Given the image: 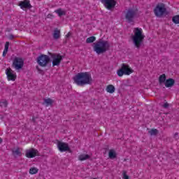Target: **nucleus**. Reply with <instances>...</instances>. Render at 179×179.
Returning a JSON list of instances; mask_svg holds the SVG:
<instances>
[{"label": "nucleus", "mask_w": 179, "mask_h": 179, "mask_svg": "<svg viewBox=\"0 0 179 179\" xmlns=\"http://www.w3.org/2000/svg\"><path fill=\"white\" fill-rule=\"evenodd\" d=\"M55 13H57L58 16H63V15H65V11L62 10V9L59 8L56 10H55Z\"/></svg>", "instance_id": "26"}, {"label": "nucleus", "mask_w": 179, "mask_h": 179, "mask_svg": "<svg viewBox=\"0 0 179 179\" xmlns=\"http://www.w3.org/2000/svg\"><path fill=\"white\" fill-rule=\"evenodd\" d=\"M108 157L109 159H113L117 158V152H115V150L110 149L108 152Z\"/></svg>", "instance_id": "17"}, {"label": "nucleus", "mask_w": 179, "mask_h": 179, "mask_svg": "<svg viewBox=\"0 0 179 179\" xmlns=\"http://www.w3.org/2000/svg\"><path fill=\"white\" fill-rule=\"evenodd\" d=\"M74 83L77 86H85V85H92L93 78H92V74L89 72H81L77 73L73 78Z\"/></svg>", "instance_id": "1"}, {"label": "nucleus", "mask_w": 179, "mask_h": 179, "mask_svg": "<svg viewBox=\"0 0 179 179\" xmlns=\"http://www.w3.org/2000/svg\"><path fill=\"white\" fill-rule=\"evenodd\" d=\"M50 55L52 59V66H59L62 59H64V57L61 54L50 53Z\"/></svg>", "instance_id": "7"}, {"label": "nucleus", "mask_w": 179, "mask_h": 179, "mask_svg": "<svg viewBox=\"0 0 179 179\" xmlns=\"http://www.w3.org/2000/svg\"><path fill=\"white\" fill-rule=\"evenodd\" d=\"M4 50H9V42H6Z\"/></svg>", "instance_id": "29"}, {"label": "nucleus", "mask_w": 179, "mask_h": 179, "mask_svg": "<svg viewBox=\"0 0 179 179\" xmlns=\"http://www.w3.org/2000/svg\"><path fill=\"white\" fill-rule=\"evenodd\" d=\"M57 148L59 149V152H71V148L68 143H64L62 141H57Z\"/></svg>", "instance_id": "12"}, {"label": "nucleus", "mask_w": 179, "mask_h": 179, "mask_svg": "<svg viewBox=\"0 0 179 179\" xmlns=\"http://www.w3.org/2000/svg\"><path fill=\"white\" fill-rule=\"evenodd\" d=\"M37 152H38V151L35 149H31V150H27L26 152L25 156L28 159H33V157H36L37 156Z\"/></svg>", "instance_id": "14"}, {"label": "nucleus", "mask_w": 179, "mask_h": 179, "mask_svg": "<svg viewBox=\"0 0 179 179\" xmlns=\"http://www.w3.org/2000/svg\"><path fill=\"white\" fill-rule=\"evenodd\" d=\"M175 135H178V133H176Z\"/></svg>", "instance_id": "36"}, {"label": "nucleus", "mask_w": 179, "mask_h": 179, "mask_svg": "<svg viewBox=\"0 0 179 179\" xmlns=\"http://www.w3.org/2000/svg\"><path fill=\"white\" fill-rule=\"evenodd\" d=\"M0 107H8V101H3L0 102Z\"/></svg>", "instance_id": "27"}, {"label": "nucleus", "mask_w": 179, "mask_h": 179, "mask_svg": "<svg viewBox=\"0 0 179 179\" xmlns=\"http://www.w3.org/2000/svg\"><path fill=\"white\" fill-rule=\"evenodd\" d=\"M52 36L55 40H58L61 37V31L58 28L55 29Z\"/></svg>", "instance_id": "16"}, {"label": "nucleus", "mask_w": 179, "mask_h": 179, "mask_svg": "<svg viewBox=\"0 0 179 179\" xmlns=\"http://www.w3.org/2000/svg\"><path fill=\"white\" fill-rule=\"evenodd\" d=\"M10 37H11V38H13V35H11V36H10Z\"/></svg>", "instance_id": "35"}, {"label": "nucleus", "mask_w": 179, "mask_h": 179, "mask_svg": "<svg viewBox=\"0 0 179 179\" xmlns=\"http://www.w3.org/2000/svg\"><path fill=\"white\" fill-rule=\"evenodd\" d=\"M172 22L175 24H179V15H175L172 17Z\"/></svg>", "instance_id": "25"}, {"label": "nucleus", "mask_w": 179, "mask_h": 179, "mask_svg": "<svg viewBox=\"0 0 179 179\" xmlns=\"http://www.w3.org/2000/svg\"><path fill=\"white\" fill-rule=\"evenodd\" d=\"M149 133L150 135H157L158 131L156 129H152L149 131Z\"/></svg>", "instance_id": "28"}, {"label": "nucleus", "mask_w": 179, "mask_h": 179, "mask_svg": "<svg viewBox=\"0 0 179 179\" xmlns=\"http://www.w3.org/2000/svg\"><path fill=\"white\" fill-rule=\"evenodd\" d=\"M123 178L124 179H129V176H128V175H127L126 173L123 174Z\"/></svg>", "instance_id": "31"}, {"label": "nucleus", "mask_w": 179, "mask_h": 179, "mask_svg": "<svg viewBox=\"0 0 179 179\" xmlns=\"http://www.w3.org/2000/svg\"><path fill=\"white\" fill-rule=\"evenodd\" d=\"M37 63L39 66H45L50 63V57L47 55H41L37 59Z\"/></svg>", "instance_id": "9"}, {"label": "nucleus", "mask_w": 179, "mask_h": 179, "mask_svg": "<svg viewBox=\"0 0 179 179\" xmlns=\"http://www.w3.org/2000/svg\"><path fill=\"white\" fill-rule=\"evenodd\" d=\"M24 65V61H23V59L20 57H15L13 61L12 66L15 69L16 71H20V69H22L23 66Z\"/></svg>", "instance_id": "8"}, {"label": "nucleus", "mask_w": 179, "mask_h": 179, "mask_svg": "<svg viewBox=\"0 0 179 179\" xmlns=\"http://www.w3.org/2000/svg\"><path fill=\"white\" fill-rule=\"evenodd\" d=\"M6 75L7 76V79L9 81L15 82L16 80V78H17V76L16 75V73L12 70L10 68H8L6 70Z\"/></svg>", "instance_id": "10"}, {"label": "nucleus", "mask_w": 179, "mask_h": 179, "mask_svg": "<svg viewBox=\"0 0 179 179\" xmlns=\"http://www.w3.org/2000/svg\"><path fill=\"white\" fill-rule=\"evenodd\" d=\"M96 41V36H90L86 39L87 44H90Z\"/></svg>", "instance_id": "24"}, {"label": "nucleus", "mask_w": 179, "mask_h": 179, "mask_svg": "<svg viewBox=\"0 0 179 179\" xmlns=\"http://www.w3.org/2000/svg\"><path fill=\"white\" fill-rule=\"evenodd\" d=\"M106 90L108 93L113 94L115 92V87L113 85H108L106 86Z\"/></svg>", "instance_id": "19"}, {"label": "nucleus", "mask_w": 179, "mask_h": 179, "mask_svg": "<svg viewBox=\"0 0 179 179\" xmlns=\"http://www.w3.org/2000/svg\"><path fill=\"white\" fill-rule=\"evenodd\" d=\"M175 83H176V80H174V79L169 78L165 81L164 85L166 87H173Z\"/></svg>", "instance_id": "15"}, {"label": "nucleus", "mask_w": 179, "mask_h": 179, "mask_svg": "<svg viewBox=\"0 0 179 179\" xmlns=\"http://www.w3.org/2000/svg\"><path fill=\"white\" fill-rule=\"evenodd\" d=\"M164 108H169V103L166 102L164 105H163Z\"/></svg>", "instance_id": "30"}, {"label": "nucleus", "mask_w": 179, "mask_h": 179, "mask_svg": "<svg viewBox=\"0 0 179 179\" xmlns=\"http://www.w3.org/2000/svg\"><path fill=\"white\" fill-rule=\"evenodd\" d=\"M44 103L46 107H48L49 106H52V103H54V101H52V99L48 98V99H44Z\"/></svg>", "instance_id": "23"}, {"label": "nucleus", "mask_w": 179, "mask_h": 179, "mask_svg": "<svg viewBox=\"0 0 179 179\" xmlns=\"http://www.w3.org/2000/svg\"><path fill=\"white\" fill-rule=\"evenodd\" d=\"M133 44L137 50H139L143 44L145 40V34H143V29L142 28L136 27L134 29V35L131 36Z\"/></svg>", "instance_id": "3"}, {"label": "nucleus", "mask_w": 179, "mask_h": 179, "mask_svg": "<svg viewBox=\"0 0 179 179\" xmlns=\"http://www.w3.org/2000/svg\"><path fill=\"white\" fill-rule=\"evenodd\" d=\"M69 37H71V32H69V33L66 35V38H69Z\"/></svg>", "instance_id": "33"}, {"label": "nucleus", "mask_w": 179, "mask_h": 179, "mask_svg": "<svg viewBox=\"0 0 179 179\" xmlns=\"http://www.w3.org/2000/svg\"><path fill=\"white\" fill-rule=\"evenodd\" d=\"M13 155L15 156V157L19 156H22V152L20 151V148H17L12 150Z\"/></svg>", "instance_id": "20"}, {"label": "nucleus", "mask_w": 179, "mask_h": 179, "mask_svg": "<svg viewBox=\"0 0 179 179\" xmlns=\"http://www.w3.org/2000/svg\"><path fill=\"white\" fill-rule=\"evenodd\" d=\"M166 5L163 3H158L154 9V13L157 17H162L163 15L166 14Z\"/></svg>", "instance_id": "5"}, {"label": "nucleus", "mask_w": 179, "mask_h": 179, "mask_svg": "<svg viewBox=\"0 0 179 179\" xmlns=\"http://www.w3.org/2000/svg\"><path fill=\"white\" fill-rule=\"evenodd\" d=\"M18 6H20L21 9H30L31 4H30V1L24 0L20 1Z\"/></svg>", "instance_id": "13"}, {"label": "nucleus", "mask_w": 179, "mask_h": 179, "mask_svg": "<svg viewBox=\"0 0 179 179\" xmlns=\"http://www.w3.org/2000/svg\"><path fill=\"white\" fill-rule=\"evenodd\" d=\"M166 74H162L159 78V85H163V83H166Z\"/></svg>", "instance_id": "21"}, {"label": "nucleus", "mask_w": 179, "mask_h": 179, "mask_svg": "<svg viewBox=\"0 0 179 179\" xmlns=\"http://www.w3.org/2000/svg\"><path fill=\"white\" fill-rule=\"evenodd\" d=\"M131 73H134V70L125 64H122L121 69L117 71V76H120V78L124 76V75H131Z\"/></svg>", "instance_id": "6"}, {"label": "nucleus", "mask_w": 179, "mask_h": 179, "mask_svg": "<svg viewBox=\"0 0 179 179\" xmlns=\"http://www.w3.org/2000/svg\"><path fill=\"white\" fill-rule=\"evenodd\" d=\"M33 120L34 121V117H33Z\"/></svg>", "instance_id": "37"}, {"label": "nucleus", "mask_w": 179, "mask_h": 179, "mask_svg": "<svg viewBox=\"0 0 179 179\" xmlns=\"http://www.w3.org/2000/svg\"><path fill=\"white\" fill-rule=\"evenodd\" d=\"M87 159H90V155L81 154L78 156V160H80V162H85V160H87Z\"/></svg>", "instance_id": "18"}, {"label": "nucleus", "mask_w": 179, "mask_h": 179, "mask_svg": "<svg viewBox=\"0 0 179 179\" xmlns=\"http://www.w3.org/2000/svg\"><path fill=\"white\" fill-rule=\"evenodd\" d=\"M101 3L104 5L106 9L111 10L117 5V1L115 0H101Z\"/></svg>", "instance_id": "11"}, {"label": "nucleus", "mask_w": 179, "mask_h": 179, "mask_svg": "<svg viewBox=\"0 0 179 179\" xmlns=\"http://www.w3.org/2000/svg\"><path fill=\"white\" fill-rule=\"evenodd\" d=\"M0 143H2V138H0Z\"/></svg>", "instance_id": "34"}, {"label": "nucleus", "mask_w": 179, "mask_h": 179, "mask_svg": "<svg viewBox=\"0 0 179 179\" xmlns=\"http://www.w3.org/2000/svg\"><path fill=\"white\" fill-rule=\"evenodd\" d=\"M138 16V8H131L124 12V17L128 23H132L135 17Z\"/></svg>", "instance_id": "4"}, {"label": "nucleus", "mask_w": 179, "mask_h": 179, "mask_svg": "<svg viewBox=\"0 0 179 179\" xmlns=\"http://www.w3.org/2000/svg\"><path fill=\"white\" fill-rule=\"evenodd\" d=\"M110 47L111 45H110V42H108V41L99 39L93 43L92 48L97 55H100L107 52V51H109Z\"/></svg>", "instance_id": "2"}, {"label": "nucleus", "mask_w": 179, "mask_h": 179, "mask_svg": "<svg viewBox=\"0 0 179 179\" xmlns=\"http://www.w3.org/2000/svg\"><path fill=\"white\" fill-rule=\"evenodd\" d=\"M29 174H31V176L37 174V173H38V169H37L36 167H31L29 169Z\"/></svg>", "instance_id": "22"}, {"label": "nucleus", "mask_w": 179, "mask_h": 179, "mask_svg": "<svg viewBox=\"0 0 179 179\" xmlns=\"http://www.w3.org/2000/svg\"><path fill=\"white\" fill-rule=\"evenodd\" d=\"M6 54H8V50H4L3 52V57H6Z\"/></svg>", "instance_id": "32"}]
</instances>
